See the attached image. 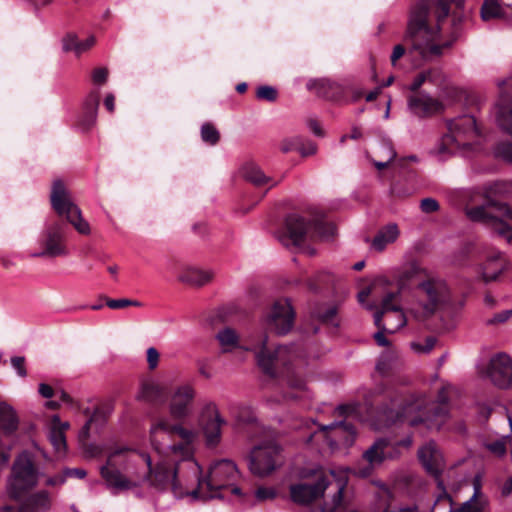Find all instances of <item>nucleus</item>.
I'll return each instance as SVG.
<instances>
[{
    "mask_svg": "<svg viewBox=\"0 0 512 512\" xmlns=\"http://www.w3.org/2000/svg\"><path fill=\"white\" fill-rule=\"evenodd\" d=\"M467 19L465 0H418L410 12L406 37L422 59L439 57L459 39Z\"/></svg>",
    "mask_w": 512,
    "mask_h": 512,
    "instance_id": "1",
    "label": "nucleus"
},
{
    "mask_svg": "<svg viewBox=\"0 0 512 512\" xmlns=\"http://www.w3.org/2000/svg\"><path fill=\"white\" fill-rule=\"evenodd\" d=\"M197 434L181 424L171 423L168 419H158L151 427L150 440L160 454L171 456L170 461H161L155 468L147 455L149 480L158 489L171 487L176 494L192 478H197L200 466L194 459V443Z\"/></svg>",
    "mask_w": 512,
    "mask_h": 512,
    "instance_id": "2",
    "label": "nucleus"
},
{
    "mask_svg": "<svg viewBox=\"0 0 512 512\" xmlns=\"http://www.w3.org/2000/svg\"><path fill=\"white\" fill-rule=\"evenodd\" d=\"M295 312L288 299H279L274 302L268 311L263 325L265 333L255 341L249 350L255 353L257 366L268 379H277L287 375L291 388L298 391L305 389V381L292 373V362L303 357V352L295 344L274 345L270 343L269 333L285 335L293 327Z\"/></svg>",
    "mask_w": 512,
    "mask_h": 512,
    "instance_id": "3",
    "label": "nucleus"
},
{
    "mask_svg": "<svg viewBox=\"0 0 512 512\" xmlns=\"http://www.w3.org/2000/svg\"><path fill=\"white\" fill-rule=\"evenodd\" d=\"M438 401L425 410V400L414 394L399 390H389L381 403L371 408L376 421L385 427L408 424L415 427L425 424L428 428H439L449 413V398L445 388L437 396Z\"/></svg>",
    "mask_w": 512,
    "mask_h": 512,
    "instance_id": "4",
    "label": "nucleus"
},
{
    "mask_svg": "<svg viewBox=\"0 0 512 512\" xmlns=\"http://www.w3.org/2000/svg\"><path fill=\"white\" fill-rule=\"evenodd\" d=\"M51 206L58 215L47 222L39 238L41 250L32 254L35 258H55L68 254L66 239L72 225L78 233L88 235L89 223L82 218L80 208L69 198L62 180L57 179L52 184L50 195Z\"/></svg>",
    "mask_w": 512,
    "mask_h": 512,
    "instance_id": "5",
    "label": "nucleus"
},
{
    "mask_svg": "<svg viewBox=\"0 0 512 512\" xmlns=\"http://www.w3.org/2000/svg\"><path fill=\"white\" fill-rule=\"evenodd\" d=\"M486 204L495 208L499 216L487 212L484 206H475L467 211L472 221L483 222L498 236L512 242V208L504 200L512 196V181H495L483 186Z\"/></svg>",
    "mask_w": 512,
    "mask_h": 512,
    "instance_id": "6",
    "label": "nucleus"
},
{
    "mask_svg": "<svg viewBox=\"0 0 512 512\" xmlns=\"http://www.w3.org/2000/svg\"><path fill=\"white\" fill-rule=\"evenodd\" d=\"M200 472L202 471L200 470ZM238 477V469L232 461L219 460L209 468L205 478L201 477V473L197 478H192L197 481V487L189 493L194 499L207 500L222 498L224 497L223 492L230 490L233 495L243 498L244 494L241 489L234 485Z\"/></svg>",
    "mask_w": 512,
    "mask_h": 512,
    "instance_id": "7",
    "label": "nucleus"
},
{
    "mask_svg": "<svg viewBox=\"0 0 512 512\" xmlns=\"http://www.w3.org/2000/svg\"><path fill=\"white\" fill-rule=\"evenodd\" d=\"M418 458L426 472L436 480L437 486L441 490L435 502L433 512L441 503L449 505V512H484L485 504L479 499L480 491L477 487L475 488L473 496L468 501L461 504L457 509L452 507L453 500L445 490L443 481L441 480V474L444 468L443 456L434 442L423 445L418 450Z\"/></svg>",
    "mask_w": 512,
    "mask_h": 512,
    "instance_id": "8",
    "label": "nucleus"
},
{
    "mask_svg": "<svg viewBox=\"0 0 512 512\" xmlns=\"http://www.w3.org/2000/svg\"><path fill=\"white\" fill-rule=\"evenodd\" d=\"M336 227L322 219L307 220L298 214H289L285 218V237L293 246L300 247L307 239L311 241L330 239Z\"/></svg>",
    "mask_w": 512,
    "mask_h": 512,
    "instance_id": "9",
    "label": "nucleus"
},
{
    "mask_svg": "<svg viewBox=\"0 0 512 512\" xmlns=\"http://www.w3.org/2000/svg\"><path fill=\"white\" fill-rule=\"evenodd\" d=\"M374 323L379 329L374 339L379 346L389 345L384 333H394L406 324V317L398 302L397 292H387L374 314Z\"/></svg>",
    "mask_w": 512,
    "mask_h": 512,
    "instance_id": "10",
    "label": "nucleus"
},
{
    "mask_svg": "<svg viewBox=\"0 0 512 512\" xmlns=\"http://www.w3.org/2000/svg\"><path fill=\"white\" fill-rule=\"evenodd\" d=\"M416 295L421 311L415 315L418 319H426L445 307L450 301V289L447 283L435 277H428L416 287Z\"/></svg>",
    "mask_w": 512,
    "mask_h": 512,
    "instance_id": "11",
    "label": "nucleus"
},
{
    "mask_svg": "<svg viewBox=\"0 0 512 512\" xmlns=\"http://www.w3.org/2000/svg\"><path fill=\"white\" fill-rule=\"evenodd\" d=\"M308 88L317 96L337 104L354 103L364 96L363 87L350 79L334 81L322 78L309 83Z\"/></svg>",
    "mask_w": 512,
    "mask_h": 512,
    "instance_id": "12",
    "label": "nucleus"
},
{
    "mask_svg": "<svg viewBox=\"0 0 512 512\" xmlns=\"http://www.w3.org/2000/svg\"><path fill=\"white\" fill-rule=\"evenodd\" d=\"M302 481L291 484V500L300 505H308L323 497L330 484V476L323 470L311 469L301 474Z\"/></svg>",
    "mask_w": 512,
    "mask_h": 512,
    "instance_id": "13",
    "label": "nucleus"
},
{
    "mask_svg": "<svg viewBox=\"0 0 512 512\" xmlns=\"http://www.w3.org/2000/svg\"><path fill=\"white\" fill-rule=\"evenodd\" d=\"M500 90L496 104L497 122L500 128L512 136V77L498 83ZM495 154L505 161L512 162V141H502L496 145Z\"/></svg>",
    "mask_w": 512,
    "mask_h": 512,
    "instance_id": "14",
    "label": "nucleus"
},
{
    "mask_svg": "<svg viewBox=\"0 0 512 512\" xmlns=\"http://www.w3.org/2000/svg\"><path fill=\"white\" fill-rule=\"evenodd\" d=\"M284 463L282 447L272 439L255 445L249 454V468L252 474L265 477L272 474Z\"/></svg>",
    "mask_w": 512,
    "mask_h": 512,
    "instance_id": "15",
    "label": "nucleus"
},
{
    "mask_svg": "<svg viewBox=\"0 0 512 512\" xmlns=\"http://www.w3.org/2000/svg\"><path fill=\"white\" fill-rule=\"evenodd\" d=\"M36 483L37 469L33 461L26 453L19 455L12 467V478L9 483L10 497L19 501Z\"/></svg>",
    "mask_w": 512,
    "mask_h": 512,
    "instance_id": "16",
    "label": "nucleus"
},
{
    "mask_svg": "<svg viewBox=\"0 0 512 512\" xmlns=\"http://www.w3.org/2000/svg\"><path fill=\"white\" fill-rule=\"evenodd\" d=\"M412 433L409 432L400 440L380 438L376 440L364 453L365 460L370 467L383 463L386 459H394L401 454L400 449H409L412 445Z\"/></svg>",
    "mask_w": 512,
    "mask_h": 512,
    "instance_id": "17",
    "label": "nucleus"
},
{
    "mask_svg": "<svg viewBox=\"0 0 512 512\" xmlns=\"http://www.w3.org/2000/svg\"><path fill=\"white\" fill-rule=\"evenodd\" d=\"M19 419L16 411L6 402H0V468L10 459L12 437L18 430Z\"/></svg>",
    "mask_w": 512,
    "mask_h": 512,
    "instance_id": "18",
    "label": "nucleus"
},
{
    "mask_svg": "<svg viewBox=\"0 0 512 512\" xmlns=\"http://www.w3.org/2000/svg\"><path fill=\"white\" fill-rule=\"evenodd\" d=\"M450 133L445 134L440 142L438 153H452L453 146L460 144L458 137L463 134L468 137L481 136L480 128L474 116L464 115L449 124Z\"/></svg>",
    "mask_w": 512,
    "mask_h": 512,
    "instance_id": "19",
    "label": "nucleus"
},
{
    "mask_svg": "<svg viewBox=\"0 0 512 512\" xmlns=\"http://www.w3.org/2000/svg\"><path fill=\"white\" fill-rule=\"evenodd\" d=\"M318 434L323 436L327 441V444L332 448L337 447L340 444L344 446H351L356 437V428L347 420L334 422L327 426L321 425L319 427V432L311 434L308 437L307 442H312L314 437Z\"/></svg>",
    "mask_w": 512,
    "mask_h": 512,
    "instance_id": "20",
    "label": "nucleus"
},
{
    "mask_svg": "<svg viewBox=\"0 0 512 512\" xmlns=\"http://www.w3.org/2000/svg\"><path fill=\"white\" fill-rule=\"evenodd\" d=\"M225 423L215 403L210 402L203 407L199 416V426L208 447H215L219 444L222 435L221 428Z\"/></svg>",
    "mask_w": 512,
    "mask_h": 512,
    "instance_id": "21",
    "label": "nucleus"
},
{
    "mask_svg": "<svg viewBox=\"0 0 512 512\" xmlns=\"http://www.w3.org/2000/svg\"><path fill=\"white\" fill-rule=\"evenodd\" d=\"M127 451V448L116 449L108 456L106 464L100 469L102 478L105 480L108 488L113 490L114 493L129 490L134 487V483L118 470L115 462L117 456Z\"/></svg>",
    "mask_w": 512,
    "mask_h": 512,
    "instance_id": "22",
    "label": "nucleus"
},
{
    "mask_svg": "<svg viewBox=\"0 0 512 512\" xmlns=\"http://www.w3.org/2000/svg\"><path fill=\"white\" fill-rule=\"evenodd\" d=\"M194 397L195 391L190 385L176 388L169 403L170 415L174 420H184L191 414Z\"/></svg>",
    "mask_w": 512,
    "mask_h": 512,
    "instance_id": "23",
    "label": "nucleus"
},
{
    "mask_svg": "<svg viewBox=\"0 0 512 512\" xmlns=\"http://www.w3.org/2000/svg\"><path fill=\"white\" fill-rule=\"evenodd\" d=\"M488 375L500 388L512 386V359L505 353L494 356L489 364Z\"/></svg>",
    "mask_w": 512,
    "mask_h": 512,
    "instance_id": "24",
    "label": "nucleus"
},
{
    "mask_svg": "<svg viewBox=\"0 0 512 512\" xmlns=\"http://www.w3.org/2000/svg\"><path fill=\"white\" fill-rule=\"evenodd\" d=\"M408 106L413 114L422 118L429 117L443 109L441 102L424 93L410 95Z\"/></svg>",
    "mask_w": 512,
    "mask_h": 512,
    "instance_id": "25",
    "label": "nucleus"
},
{
    "mask_svg": "<svg viewBox=\"0 0 512 512\" xmlns=\"http://www.w3.org/2000/svg\"><path fill=\"white\" fill-rule=\"evenodd\" d=\"M236 426L240 432L250 439L256 438L263 432V427L259 424L253 409L248 406L238 407Z\"/></svg>",
    "mask_w": 512,
    "mask_h": 512,
    "instance_id": "26",
    "label": "nucleus"
},
{
    "mask_svg": "<svg viewBox=\"0 0 512 512\" xmlns=\"http://www.w3.org/2000/svg\"><path fill=\"white\" fill-rule=\"evenodd\" d=\"M239 173L245 181L251 183L257 188L268 185V188L262 194L261 199L272 187H275L279 183V181H274L273 178L266 176L261 168L253 162L243 164Z\"/></svg>",
    "mask_w": 512,
    "mask_h": 512,
    "instance_id": "27",
    "label": "nucleus"
},
{
    "mask_svg": "<svg viewBox=\"0 0 512 512\" xmlns=\"http://www.w3.org/2000/svg\"><path fill=\"white\" fill-rule=\"evenodd\" d=\"M50 508V500L46 491L30 495L18 506L7 505L3 512H47Z\"/></svg>",
    "mask_w": 512,
    "mask_h": 512,
    "instance_id": "28",
    "label": "nucleus"
},
{
    "mask_svg": "<svg viewBox=\"0 0 512 512\" xmlns=\"http://www.w3.org/2000/svg\"><path fill=\"white\" fill-rule=\"evenodd\" d=\"M338 311L337 304H321L316 306L311 314L315 320L326 326L331 333H336L341 323Z\"/></svg>",
    "mask_w": 512,
    "mask_h": 512,
    "instance_id": "29",
    "label": "nucleus"
},
{
    "mask_svg": "<svg viewBox=\"0 0 512 512\" xmlns=\"http://www.w3.org/2000/svg\"><path fill=\"white\" fill-rule=\"evenodd\" d=\"M99 102V92H90L84 102L83 110L78 120V125L83 131H88L95 125Z\"/></svg>",
    "mask_w": 512,
    "mask_h": 512,
    "instance_id": "30",
    "label": "nucleus"
},
{
    "mask_svg": "<svg viewBox=\"0 0 512 512\" xmlns=\"http://www.w3.org/2000/svg\"><path fill=\"white\" fill-rule=\"evenodd\" d=\"M69 428L67 422H61L58 416H53L49 433V439L58 455L66 453L67 442L65 431Z\"/></svg>",
    "mask_w": 512,
    "mask_h": 512,
    "instance_id": "31",
    "label": "nucleus"
},
{
    "mask_svg": "<svg viewBox=\"0 0 512 512\" xmlns=\"http://www.w3.org/2000/svg\"><path fill=\"white\" fill-rule=\"evenodd\" d=\"M140 399L158 406L165 403L167 392L164 387L153 381H144L141 385Z\"/></svg>",
    "mask_w": 512,
    "mask_h": 512,
    "instance_id": "32",
    "label": "nucleus"
},
{
    "mask_svg": "<svg viewBox=\"0 0 512 512\" xmlns=\"http://www.w3.org/2000/svg\"><path fill=\"white\" fill-rule=\"evenodd\" d=\"M214 277L213 272L195 267H185L180 272L178 279L193 286H203L209 283Z\"/></svg>",
    "mask_w": 512,
    "mask_h": 512,
    "instance_id": "33",
    "label": "nucleus"
},
{
    "mask_svg": "<svg viewBox=\"0 0 512 512\" xmlns=\"http://www.w3.org/2000/svg\"><path fill=\"white\" fill-rule=\"evenodd\" d=\"M399 234V228L395 223L388 224L377 232L371 243V247L378 252H382L387 245L397 240Z\"/></svg>",
    "mask_w": 512,
    "mask_h": 512,
    "instance_id": "34",
    "label": "nucleus"
},
{
    "mask_svg": "<svg viewBox=\"0 0 512 512\" xmlns=\"http://www.w3.org/2000/svg\"><path fill=\"white\" fill-rule=\"evenodd\" d=\"M505 260L500 256L489 257L481 266V278L485 283L498 279L505 270Z\"/></svg>",
    "mask_w": 512,
    "mask_h": 512,
    "instance_id": "35",
    "label": "nucleus"
},
{
    "mask_svg": "<svg viewBox=\"0 0 512 512\" xmlns=\"http://www.w3.org/2000/svg\"><path fill=\"white\" fill-rule=\"evenodd\" d=\"M216 339L223 347L224 352L230 351L232 348H236L239 343V337L236 331L230 327H226L219 331L216 335Z\"/></svg>",
    "mask_w": 512,
    "mask_h": 512,
    "instance_id": "36",
    "label": "nucleus"
},
{
    "mask_svg": "<svg viewBox=\"0 0 512 512\" xmlns=\"http://www.w3.org/2000/svg\"><path fill=\"white\" fill-rule=\"evenodd\" d=\"M480 14L483 21H489L495 18H505V13L496 0H484Z\"/></svg>",
    "mask_w": 512,
    "mask_h": 512,
    "instance_id": "37",
    "label": "nucleus"
},
{
    "mask_svg": "<svg viewBox=\"0 0 512 512\" xmlns=\"http://www.w3.org/2000/svg\"><path fill=\"white\" fill-rule=\"evenodd\" d=\"M388 281L384 277H379L373 281L370 287H367L366 289L361 290L358 293V301L360 303H364L365 300L370 295H375L378 289H382L384 291L383 297L386 295L387 292H392L391 290H387ZM395 292L398 293V298L400 297V293L398 290Z\"/></svg>",
    "mask_w": 512,
    "mask_h": 512,
    "instance_id": "38",
    "label": "nucleus"
},
{
    "mask_svg": "<svg viewBox=\"0 0 512 512\" xmlns=\"http://www.w3.org/2000/svg\"><path fill=\"white\" fill-rule=\"evenodd\" d=\"M384 504H383V512H414L417 507L416 505H406L403 507H398L393 504V496L389 490H385L382 495Z\"/></svg>",
    "mask_w": 512,
    "mask_h": 512,
    "instance_id": "39",
    "label": "nucleus"
},
{
    "mask_svg": "<svg viewBox=\"0 0 512 512\" xmlns=\"http://www.w3.org/2000/svg\"><path fill=\"white\" fill-rule=\"evenodd\" d=\"M201 139L208 145L214 146L220 140V133L210 122H206L201 127Z\"/></svg>",
    "mask_w": 512,
    "mask_h": 512,
    "instance_id": "40",
    "label": "nucleus"
},
{
    "mask_svg": "<svg viewBox=\"0 0 512 512\" xmlns=\"http://www.w3.org/2000/svg\"><path fill=\"white\" fill-rule=\"evenodd\" d=\"M101 299L105 300L106 305L110 309H123L129 306L142 307L143 304L138 300H131L126 298L112 299L106 296H102Z\"/></svg>",
    "mask_w": 512,
    "mask_h": 512,
    "instance_id": "41",
    "label": "nucleus"
},
{
    "mask_svg": "<svg viewBox=\"0 0 512 512\" xmlns=\"http://www.w3.org/2000/svg\"><path fill=\"white\" fill-rule=\"evenodd\" d=\"M109 414L110 408L108 406H99L90 415L89 420L96 427H102L106 423Z\"/></svg>",
    "mask_w": 512,
    "mask_h": 512,
    "instance_id": "42",
    "label": "nucleus"
},
{
    "mask_svg": "<svg viewBox=\"0 0 512 512\" xmlns=\"http://www.w3.org/2000/svg\"><path fill=\"white\" fill-rule=\"evenodd\" d=\"M435 71L430 69V70H426V71H423L421 73H419L415 79L413 80L412 84L410 85L409 87V90L413 93V94H418V93H422L420 91V88L421 86L426 82V81H432V75Z\"/></svg>",
    "mask_w": 512,
    "mask_h": 512,
    "instance_id": "43",
    "label": "nucleus"
},
{
    "mask_svg": "<svg viewBox=\"0 0 512 512\" xmlns=\"http://www.w3.org/2000/svg\"><path fill=\"white\" fill-rule=\"evenodd\" d=\"M256 97L259 100L275 102L278 98V91L272 86L262 85L257 88Z\"/></svg>",
    "mask_w": 512,
    "mask_h": 512,
    "instance_id": "44",
    "label": "nucleus"
},
{
    "mask_svg": "<svg viewBox=\"0 0 512 512\" xmlns=\"http://www.w3.org/2000/svg\"><path fill=\"white\" fill-rule=\"evenodd\" d=\"M333 281V276L326 272L318 273L315 276V279L313 282H311L310 286L313 290L321 289L324 286L329 285Z\"/></svg>",
    "mask_w": 512,
    "mask_h": 512,
    "instance_id": "45",
    "label": "nucleus"
},
{
    "mask_svg": "<svg viewBox=\"0 0 512 512\" xmlns=\"http://www.w3.org/2000/svg\"><path fill=\"white\" fill-rule=\"evenodd\" d=\"M390 193L395 198H405L412 194V189L400 182H393L390 187Z\"/></svg>",
    "mask_w": 512,
    "mask_h": 512,
    "instance_id": "46",
    "label": "nucleus"
},
{
    "mask_svg": "<svg viewBox=\"0 0 512 512\" xmlns=\"http://www.w3.org/2000/svg\"><path fill=\"white\" fill-rule=\"evenodd\" d=\"M78 37L73 33H68L62 40L63 50L65 52L73 51L76 54L78 46Z\"/></svg>",
    "mask_w": 512,
    "mask_h": 512,
    "instance_id": "47",
    "label": "nucleus"
},
{
    "mask_svg": "<svg viewBox=\"0 0 512 512\" xmlns=\"http://www.w3.org/2000/svg\"><path fill=\"white\" fill-rule=\"evenodd\" d=\"M109 71L105 67L95 68L92 72V81L94 84L103 85L108 79Z\"/></svg>",
    "mask_w": 512,
    "mask_h": 512,
    "instance_id": "48",
    "label": "nucleus"
},
{
    "mask_svg": "<svg viewBox=\"0 0 512 512\" xmlns=\"http://www.w3.org/2000/svg\"><path fill=\"white\" fill-rule=\"evenodd\" d=\"M421 211L424 213H433L439 210V203L433 198H424L420 203Z\"/></svg>",
    "mask_w": 512,
    "mask_h": 512,
    "instance_id": "49",
    "label": "nucleus"
},
{
    "mask_svg": "<svg viewBox=\"0 0 512 512\" xmlns=\"http://www.w3.org/2000/svg\"><path fill=\"white\" fill-rule=\"evenodd\" d=\"M277 493L273 488L259 487L255 492V497L259 501L271 500L276 497Z\"/></svg>",
    "mask_w": 512,
    "mask_h": 512,
    "instance_id": "50",
    "label": "nucleus"
},
{
    "mask_svg": "<svg viewBox=\"0 0 512 512\" xmlns=\"http://www.w3.org/2000/svg\"><path fill=\"white\" fill-rule=\"evenodd\" d=\"M11 365L17 371V374L20 377H25L27 375V370L25 367V358L22 356H14L11 358Z\"/></svg>",
    "mask_w": 512,
    "mask_h": 512,
    "instance_id": "51",
    "label": "nucleus"
},
{
    "mask_svg": "<svg viewBox=\"0 0 512 512\" xmlns=\"http://www.w3.org/2000/svg\"><path fill=\"white\" fill-rule=\"evenodd\" d=\"M147 363L150 370H154L157 368L159 363L160 354L156 348L150 347L147 349Z\"/></svg>",
    "mask_w": 512,
    "mask_h": 512,
    "instance_id": "52",
    "label": "nucleus"
},
{
    "mask_svg": "<svg viewBox=\"0 0 512 512\" xmlns=\"http://www.w3.org/2000/svg\"><path fill=\"white\" fill-rule=\"evenodd\" d=\"M487 448L493 454L502 456L506 453V442L504 440H495L487 444Z\"/></svg>",
    "mask_w": 512,
    "mask_h": 512,
    "instance_id": "53",
    "label": "nucleus"
},
{
    "mask_svg": "<svg viewBox=\"0 0 512 512\" xmlns=\"http://www.w3.org/2000/svg\"><path fill=\"white\" fill-rule=\"evenodd\" d=\"M385 146L389 149L390 156L386 162H376L375 166L378 170H384L388 167L389 163L396 158V152L393 149L392 142L390 140H384Z\"/></svg>",
    "mask_w": 512,
    "mask_h": 512,
    "instance_id": "54",
    "label": "nucleus"
},
{
    "mask_svg": "<svg viewBox=\"0 0 512 512\" xmlns=\"http://www.w3.org/2000/svg\"><path fill=\"white\" fill-rule=\"evenodd\" d=\"M95 43H96V38L94 36H90L84 41L78 40L76 55L80 56L82 53L88 51L95 45Z\"/></svg>",
    "mask_w": 512,
    "mask_h": 512,
    "instance_id": "55",
    "label": "nucleus"
},
{
    "mask_svg": "<svg viewBox=\"0 0 512 512\" xmlns=\"http://www.w3.org/2000/svg\"><path fill=\"white\" fill-rule=\"evenodd\" d=\"M512 317V309L504 310L496 313L492 319L488 321L489 324H500L506 322Z\"/></svg>",
    "mask_w": 512,
    "mask_h": 512,
    "instance_id": "56",
    "label": "nucleus"
},
{
    "mask_svg": "<svg viewBox=\"0 0 512 512\" xmlns=\"http://www.w3.org/2000/svg\"><path fill=\"white\" fill-rule=\"evenodd\" d=\"M436 345V338L429 336L425 339L424 345L415 344L414 347L421 352H430Z\"/></svg>",
    "mask_w": 512,
    "mask_h": 512,
    "instance_id": "57",
    "label": "nucleus"
},
{
    "mask_svg": "<svg viewBox=\"0 0 512 512\" xmlns=\"http://www.w3.org/2000/svg\"><path fill=\"white\" fill-rule=\"evenodd\" d=\"M406 53V48L402 44H398L394 47L393 52L391 54V64L396 66L397 61L402 58Z\"/></svg>",
    "mask_w": 512,
    "mask_h": 512,
    "instance_id": "58",
    "label": "nucleus"
},
{
    "mask_svg": "<svg viewBox=\"0 0 512 512\" xmlns=\"http://www.w3.org/2000/svg\"><path fill=\"white\" fill-rule=\"evenodd\" d=\"M317 151V145L312 141H307L301 145L300 153L303 156L314 155Z\"/></svg>",
    "mask_w": 512,
    "mask_h": 512,
    "instance_id": "59",
    "label": "nucleus"
},
{
    "mask_svg": "<svg viewBox=\"0 0 512 512\" xmlns=\"http://www.w3.org/2000/svg\"><path fill=\"white\" fill-rule=\"evenodd\" d=\"M66 477H76L83 479L86 476V471L81 468H67L64 470Z\"/></svg>",
    "mask_w": 512,
    "mask_h": 512,
    "instance_id": "60",
    "label": "nucleus"
},
{
    "mask_svg": "<svg viewBox=\"0 0 512 512\" xmlns=\"http://www.w3.org/2000/svg\"><path fill=\"white\" fill-rule=\"evenodd\" d=\"M39 393L42 397L50 399L54 396V389L45 383L39 385Z\"/></svg>",
    "mask_w": 512,
    "mask_h": 512,
    "instance_id": "61",
    "label": "nucleus"
},
{
    "mask_svg": "<svg viewBox=\"0 0 512 512\" xmlns=\"http://www.w3.org/2000/svg\"><path fill=\"white\" fill-rule=\"evenodd\" d=\"M66 478L67 477L65 475V472H63L62 474H58V475L48 478L46 481V484L49 486L61 485L65 482Z\"/></svg>",
    "mask_w": 512,
    "mask_h": 512,
    "instance_id": "62",
    "label": "nucleus"
},
{
    "mask_svg": "<svg viewBox=\"0 0 512 512\" xmlns=\"http://www.w3.org/2000/svg\"><path fill=\"white\" fill-rule=\"evenodd\" d=\"M309 128L312 130V132L319 137L324 136V130L321 128L319 122L315 119H310L308 121Z\"/></svg>",
    "mask_w": 512,
    "mask_h": 512,
    "instance_id": "63",
    "label": "nucleus"
},
{
    "mask_svg": "<svg viewBox=\"0 0 512 512\" xmlns=\"http://www.w3.org/2000/svg\"><path fill=\"white\" fill-rule=\"evenodd\" d=\"M511 493H512V476H511V477H509V478L504 482V484L502 485V488H501V494H502V496L507 497V496H509Z\"/></svg>",
    "mask_w": 512,
    "mask_h": 512,
    "instance_id": "64",
    "label": "nucleus"
}]
</instances>
